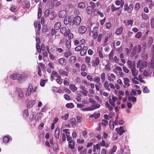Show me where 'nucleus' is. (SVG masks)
I'll return each instance as SVG.
<instances>
[{
    "instance_id": "obj_45",
    "label": "nucleus",
    "mask_w": 154,
    "mask_h": 154,
    "mask_svg": "<svg viewBox=\"0 0 154 154\" xmlns=\"http://www.w3.org/2000/svg\"><path fill=\"white\" fill-rule=\"evenodd\" d=\"M71 20L69 19H68L67 17L66 18L65 17L64 19V23L65 24L67 25L69 23L70 24V22Z\"/></svg>"
},
{
    "instance_id": "obj_13",
    "label": "nucleus",
    "mask_w": 154,
    "mask_h": 154,
    "mask_svg": "<svg viewBox=\"0 0 154 154\" xmlns=\"http://www.w3.org/2000/svg\"><path fill=\"white\" fill-rule=\"evenodd\" d=\"M88 49V47L87 46H84L80 51V54L81 56H84L87 53Z\"/></svg>"
},
{
    "instance_id": "obj_26",
    "label": "nucleus",
    "mask_w": 154,
    "mask_h": 154,
    "mask_svg": "<svg viewBox=\"0 0 154 154\" xmlns=\"http://www.w3.org/2000/svg\"><path fill=\"white\" fill-rule=\"evenodd\" d=\"M76 60V57L75 56H72L69 59V61L70 63H73L75 62Z\"/></svg>"
},
{
    "instance_id": "obj_49",
    "label": "nucleus",
    "mask_w": 154,
    "mask_h": 154,
    "mask_svg": "<svg viewBox=\"0 0 154 154\" xmlns=\"http://www.w3.org/2000/svg\"><path fill=\"white\" fill-rule=\"evenodd\" d=\"M102 121V122L101 123V126H104L106 125V124L108 123V122L106 120L103 119Z\"/></svg>"
},
{
    "instance_id": "obj_36",
    "label": "nucleus",
    "mask_w": 154,
    "mask_h": 154,
    "mask_svg": "<svg viewBox=\"0 0 154 154\" xmlns=\"http://www.w3.org/2000/svg\"><path fill=\"white\" fill-rule=\"evenodd\" d=\"M92 8L91 6H88L87 8V12L88 14H90L92 12Z\"/></svg>"
},
{
    "instance_id": "obj_52",
    "label": "nucleus",
    "mask_w": 154,
    "mask_h": 154,
    "mask_svg": "<svg viewBox=\"0 0 154 154\" xmlns=\"http://www.w3.org/2000/svg\"><path fill=\"white\" fill-rule=\"evenodd\" d=\"M142 18L145 20H146L148 19V17L147 14L145 13L143 14L142 15Z\"/></svg>"
},
{
    "instance_id": "obj_21",
    "label": "nucleus",
    "mask_w": 154,
    "mask_h": 154,
    "mask_svg": "<svg viewBox=\"0 0 154 154\" xmlns=\"http://www.w3.org/2000/svg\"><path fill=\"white\" fill-rule=\"evenodd\" d=\"M60 129L59 128H57L56 129L55 131L54 134L55 138L56 139H58L60 136Z\"/></svg>"
},
{
    "instance_id": "obj_31",
    "label": "nucleus",
    "mask_w": 154,
    "mask_h": 154,
    "mask_svg": "<svg viewBox=\"0 0 154 154\" xmlns=\"http://www.w3.org/2000/svg\"><path fill=\"white\" fill-rule=\"evenodd\" d=\"M109 85L108 82L106 81L104 82L103 86L105 89L107 90L108 91H110V89L109 88Z\"/></svg>"
},
{
    "instance_id": "obj_15",
    "label": "nucleus",
    "mask_w": 154,
    "mask_h": 154,
    "mask_svg": "<svg viewBox=\"0 0 154 154\" xmlns=\"http://www.w3.org/2000/svg\"><path fill=\"white\" fill-rule=\"evenodd\" d=\"M66 14L65 10H63L60 11L59 13V16L60 18H63L65 17Z\"/></svg>"
},
{
    "instance_id": "obj_20",
    "label": "nucleus",
    "mask_w": 154,
    "mask_h": 154,
    "mask_svg": "<svg viewBox=\"0 0 154 154\" xmlns=\"http://www.w3.org/2000/svg\"><path fill=\"white\" fill-rule=\"evenodd\" d=\"M100 63V60L98 57L95 58V60L92 62V64L93 66H98Z\"/></svg>"
},
{
    "instance_id": "obj_43",
    "label": "nucleus",
    "mask_w": 154,
    "mask_h": 154,
    "mask_svg": "<svg viewBox=\"0 0 154 154\" xmlns=\"http://www.w3.org/2000/svg\"><path fill=\"white\" fill-rule=\"evenodd\" d=\"M9 138L7 136H5L3 137V142L5 143H7L9 141Z\"/></svg>"
},
{
    "instance_id": "obj_4",
    "label": "nucleus",
    "mask_w": 154,
    "mask_h": 154,
    "mask_svg": "<svg viewBox=\"0 0 154 154\" xmlns=\"http://www.w3.org/2000/svg\"><path fill=\"white\" fill-rule=\"evenodd\" d=\"M22 75L19 74H14L11 75V78L13 80H19L20 79L21 81L19 83H21L24 81V80H23L22 79Z\"/></svg>"
},
{
    "instance_id": "obj_27",
    "label": "nucleus",
    "mask_w": 154,
    "mask_h": 154,
    "mask_svg": "<svg viewBox=\"0 0 154 154\" xmlns=\"http://www.w3.org/2000/svg\"><path fill=\"white\" fill-rule=\"evenodd\" d=\"M69 88L73 92H75L77 90V88L74 84H70L69 85Z\"/></svg>"
},
{
    "instance_id": "obj_24",
    "label": "nucleus",
    "mask_w": 154,
    "mask_h": 154,
    "mask_svg": "<svg viewBox=\"0 0 154 154\" xmlns=\"http://www.w3.org/2000/svg\"><path fill=\"white\" fill-rule=\"evenodd\" d=\"M97 52L99 57L102 59L103 57V55L102 54L103 52L102 48H99L97 49Z\"/></svg>"
},
{
    "instance_id": "obj_63",
    "label": "nucleus",
    "mask_w": 154,
    "mask_h": 154,
    "mask_svg": "<svg viewBox=\"0 0 154 154\" xmlns=\"http://www.w3.org/2000/svg\"><path fill=\"white\" fill-rule=\"evenodd\" d=\"M117 149V147L116 146H114L112 148L111 151V154H113L114 152H115Z\"/></svg>"
},
{
    "instance_id": "obj_3",
    "label": "nucleus",
    "mask_w": 154,
    "mask_h": 154,
    "mask_svg": "<svg viewBox=\"0 0 154 154\" xmlns=\"http://www.w3.org/2000/svg\"><path fill=\"white\" fill-rule=\"evenodd\" d=\"M142 50L141 46L140 45H138L134 47L131 54H133L134 56L136 54H139Z\"/></svg>"
},
{
    "instance_id": "obj_16",
    "label": "nucleus",
    "mask_w": 154,
    "mask_h": 154,
    "mask_svg": "<svg viewBox=\"0 0 154 154\" xmlns=\"http://www.w3.org/2000/svg\"><path fill=\"white\" fill-rule=\"evenodd\" d=\"M35 102V100H32L29 101L27 104V108H32Z\"/></svg>"
},
{
    "instance_id": "obj_11",
    "label": "nucleus",
    "mask_w": 154,
    "mask_h": 154,
    "mask_svg": "<svg viewBox=\"0 0 154 154\" xmlns=\"http://www.w3.org/2000/svg\"><path fill=\"white\" fill-rule=\"evenodd\" d=\"M33 91V87L31 84H29V86L26 93V97L29 96Z\"/></svg>"
},
{
    "instance_id": "obj_17",
    "label": "nucleus",
    "mask_w": 154,
    "mask_h": 154,
    "mask_svg": "<svg viewBox=\"0 0 154 154\" xmlns=\"http://www.w3.org/2000/svg\"><path fill=\"white\" fill-rule=\"evenodd\" d=\"M100 106V104L96 103L94 104L91 105L90 107L91 111H93L96 109L99 108Z\"/></svg>"
},
{
    "instance_id": "obj_59",
    "label": "nucleus",
    "mask_w": 154,
    "mask_h": 154,
    "mask_svg": "<svg viewBox=\"0 0 154 154\" xmlns=\"http://www.w3.org/2000/svg\"><path fill=\"white\" fill-rule=\"evenodd\" d=\"M143 92L144 93H147L149 92V90L148 89L147 87H145L143 89Z\"/></svg>"
},
{
    "instance_id": "obj_56",
    "label": "nucleus",
    "mask_w": 154,
    "mask_h": 154,
    "mask_svg": "<svg viewBox=\"0 0 154 154\" xmlns=\"http://www.w3.org/2000/svg\"><path fill=\"white\" fill-rule=\"evenodd\" d=\"M47 109V105H45V106L42 107L41 109V112H44L46 111Z\"/></svg>"
},
{
    "instance_id": "obj_53",
    "label": "nucleus",
    "mask_w": 154,
    "mask_h": 154,
    "mask_svg": "<svg viewBox=\"0 0 154 154\" xmlns=\"http://www.w3.org/2000/svg\"><path fill=\"white\" fill-rule=\"evenodd\" d=\"M109 102L111 105L113 106H114L115 105V102L112 100V99L110 98L109 100Z\"/></svg>"
},
{
    "instance_id": "obj_8",
    "label": "nucleus",
    "mask_w": 154,
    "mask_h": 154,
    "mask_svg": "<svg viewBox=\"0 0 154 154\" xmlns=\"http://www.w3.org/2000/svg\"><path fill=\"white\" fill-rule=\"evenodd\" d=\"M60 32L64 35L65 36H67L68 33H69L70 30L69 29H67L65 27H62L60 29Z\"/></svg>"
},
{
    "instance_id": "obj_64",
    "label": "nucleus",
    "mask_w": 154,
    "mask_h": 154,
    "mask_svg": "<svg viewBox=\"0 0 154 154\" xmlns=\"http://www.w3.org/2000/svg\"><path fill=\"white\" fill-rule=\"evenodd\" d=\"M57 48L55 46H54L51 47L50 48L51 51L52 52H53L54 51H56Z\"/></svg>"
},
{
    "instance_id": "obj_34",
    "label": "nucleus",
    "mask_w": 154,
    "mask_h": 154,
    "mask_svg": "<svg viewBox=\"0 0 154 154\" xmlns=\"http://www.w3.org/2000/svg\"><path fill=\"white\" fill-rule=\"evenodd\" d=\"M131 71L133 76H135V75H138V71L136 69V68L135 69H131Z\"/></svg>"
},
{
    "instance_id": "obj_41",
    "label": "nucleus",
    "mask_w": 154,
    "mask_h": 154,
    "mask_svg": "<svg viewBox=\"0 0 154 154\" xmlns=\"http://www.w3.org/2000/svg\"><path fill=\"white\" fill-rule=\"evenodd\" d=\"M71 122L73 127L75 128L76 126V121L75 119H72L71 121Z\"/></svg>"
},
{
    "instance_id": "obj_5",
    "label": "nucleus",
    "mask_w": 154,
    "mask_h": 154,
    "mask_svg": "<svg viewBox=\"0 0 154 154\" xmlns=\"http://www.w3.org/2000/svg\"><path fill=\"white\" fill-rule=\"evenodd\" d=\"M134 8V5L132 4H131L129 6H128L127 3H126L124 5V10L127 11L128 13H131L133 10Z\"/></svg>"
},
{
    "instance_id": "obj_48",
    "label": "nucleus",
    "mask_w": 154,
    "mask_h": 154,
    "mask_svg": "<svg viewBox=\"0 0 154 154\" xmlns=\"http://www.w3.org/2000/svg\"><path fill=\"white\" fill-rule=\"evenodd\" d=\"M119 8L116 7L114 5H112L111 7V11L112 12H114L115 11H117L119 9Z\"/></svg>"
},
{
    "instance_id": "obj_12",
    "label": "nucleus",
    "mask_w": 154,
    "mask_h": 154,
    "mask_svg": "<svg viewBox=\"0 0 154 154\" xmlns=\"http://www.w3.org/2000/svg\"><path fill=\"white\" fill-rule=\"evenodd\" d=\"M87 30V27L84 26L79 27L78 29V32L80 34H83L85 33Z\"/></svg>"
},
{
    "instance_id": "obj_61",
    "label": "nucleus",
    "mask_w": 154,
    "mask_h": 154,
    "mask_svg": "<svg viewBox=\"0 0 154 154\" xmlns=\"http://www.w3.org/2000/svg\"><path fill=\"white\" fill-rule=\"evenodd\" d=\"M50 11L49 10H47L45 11V17H47L49 14Z\"/></svg>"
},
{
    "instance_id": "obj_47",
    "label": "nucleus",
    "mask_w": 154,
    "mask_h": 154,
    "mask_svg": "<svg viewBox=\"0 0 154 154\" xmlns=\"http://www.w3.org/2000/svg\"><path fill=\"white\" fill-rule=\"evenodd\" d=\"M142 36V33L141 32H138L135 35V37L137 38H140Z\"/></svg>"
},
{
    "instance_id": "obj_44",
    "label": "nucleus",
    "mask_w": 154,
    "mask_h": 154,
    "mask_svg": "<svg viewBox=\"0 0 154 154\" xmlns=\"http://www.w3.org/2000/svg\"><path fill=\"white\" fill-rule=\"evenodd\" d=\"M153 37L152 36H150L148 38V43L150 45H152L153 42Z\"/></svg>"
},
{
    "instance_id": "obj_37",
    "label": "nucleus",
    "mask_w": 154,
    "mask_h": 154,
    "mask_svg": "<svg viewBox=\"0 0 154 154\" xmlns=\"http://www.w3.org/2000/svg\"><path fill=\"white\" fill-rule=\"evenodd\" d=\"M23 116L25 119L27 118L28 116V109H25L23 112Z\"/></svg>"
},
{
    "instance_id": "obj_51",
    "label": "nucleus",
    "mask_w": 154,
    "mask_h": 154,
    "mask_svg": "<svg viewBox=\"0 0 154 154\" xmlns=\"http://www.w3.org/2000/svg\"><path fill=\"white\" fill-rule=\"evenodd\" d=\"M82 47L81 46H78L76 47L75 49V50L77 52H78L81 50L82 49Z\"/></svg>"
},
{
    "instance_id": "obj_2",
    "label": "nucleus",
    "mask_w": 154,
    "mask_h": 154,
    "mask_svg": "<svg viewBox=\"0 0 154 154\" xmlns=\"http://www.w3.org/2000/svg\"><path fill=\"white\" fill-rule=\"evenodd\" d=\"M147 65V63L146 61L140 60L137 64V67L139 68L140 70L141 71V70L146 67Z\"/></svg>"
},
{
    "instance_id": "obj_50",
    "label": "nucleus",
    "mask_w": 154,
    "mask_h": 154,
    "mask_svg": "<svg viewBox=\"0 0 154 154\" xmlns=\"http://www.w3.org/2000/svg\"><path fill=\"white\" fill-rule=\"evenodd\" d=\"M151 52L152 55H154V44L151 45Z\"/></svg>"
},
{
    "instance_id": "obj_38",
    "label": "nucleus",
    "mask_w": 154,
    "mask_h": 154,
    "mask_svg": "<svg viewBox=\"0 0 154 154\" xmlns=\"http://www.w3.org/2000/svg\"><path fill=\"white\" fill-rule=\"evenodd\" d=\"M94 81L96 83H99V84H100V78L99 77H95L93 79Z\"/></svg>"
},
{
    "instance_id": "obj_9",
    "label": "nucleus",
    "mask_w": 154,
    "mask_h": 154,
    "mask_svg": "<svg viewBox=\"0 0 154 154\" xmlns=\"http://www.w3.org/2000/svg\"><path fill=\"white\" fill-rule=\"evenodd\" d=\"M15 92L17 94L18 98L21 99L23 97V94L21 89L19 88H17Z\"/></svg>"
},
{
    "instance_id": "obj_23",
    "label": "nucleus",
    "mask_w": 154,
    "mask_h": 154,
    "mask_svg": "<svg viewBox=\"0 0 154 154\" xmlns=\"http://www.w3.org/2000/svg\"><path fill=\"white\" fill-rule=\"evenodd\" d=\"M61 27V23L60 22L56 23L54 25V28L56 30H58Z\"/></svg>"
},
{
    "instance_id": "obj_19",
    "label": "nucleus",
    "mask_w": 154,
    "mask_h": 154,
    "mask_svg": "<svg viewBox=\"0 0 154 154\" xmlns=\"http://www.w3.org/2000/svg\"><path fill=\"white\" fill-rule=\"evenodd\" d=\"M58 62L62 66H65L66 62V60L63 58H60L58 60Z\"/></svg>"
},
{
    "instance_id": "obj_62",
    "label": "nucleus",
    "mask_w": 154,
    "mask_h": 154,
    "mask_svg": "<svg viewBox=\"0 0 154 154\" xmlns=\"http://www.w3.org/2000/svg\"><path fill=\"white\" fill-rule=\"evenodd\" d=\"M86 70V66L85 65L83 64H82L81 66V70L82 72H85Z\"/></svg>"
},
{
    "instance_id": "obj_54",
    "label": "nucleus",
    "mask_w": 154,
    "mask_h": 154,
    "mask_svg": "<svg viewBox=\"0 0 154 154\" xmlns=\"http://www.w3.org/2000/svg\"><path fill=\"white\" fill-rule=\"evenodd\" d=\"M103 36V35L101 33L99 34V35L98 36L97 39V41L98 42H100L101 41L102 38Z\"/></svg>"
},
{
    "instance_id": "obj_7",
    "label": "nucleus",
    "mask_w": 154,
    "mask_h": 154,
    "mask_svg": "<svg viewBox=\"0 0 154 154\" xmlns=\"http://www.w3.org/2000/svg\"><path fill=\"white\" fill-rule=\"evenodd\" d=\"M127 63L131 70L133 69H135L136 68V64L135 62L132 61L131 60H128L127 62Z\"/></svg>"
},
{
    "instance_id": "obj_55",
    "label": "nucleus",
    "mask_w": 154,
    "mask_h": 154,
    "mask_svg": "<svg viewBox=\"0 0 154 154\" xmlns=\"http://www.w3.org/2000/svg\"><path fill=\"white\" fill-rule=\"evenodd\" d=\"M61 139L63 141H65L66 140V135L65 133H63L62 134Z\"/></svg>"
},
{
    "instance_id": "obj_10",
    "label": "nucleus",
    "mask_w": 154,
    "mask_h": 154,
    "mask_svg": "<svg viewBox=\"0 0 154 154\" xmlns=\"http://www.w3.org/2000/svg\"><path fill=\"white\" fill-rule=\"evenodd\" d=\"M79 88L80 89L82 90L79 92L81 93L83 96H86L87 95L88 92L86 89L85 87L82 85H81L79 86Z\"/></svg>"
},
{
    "instance_id": "obj_33",
    "label": "nucleus",
    "mask_w": 154,
    "mask_h": 154,
    "mask_svg": "<svg viewBox=\"0 0 154 154\" xmlns=\"http://www.w3.org/2000/svg\"><path fill=\"white\" fill-rule=\"evenodd\" d=\"M78 7L80 8L83 9L85 7L86 5L84 2H81L79 3Z\"/></svg>"
},
{
    "instance_id": "obj_42",
    "label": "nucleus",
    "mask_w": 154,
    "mask_h": 154,
    "mask_svg": "<svg viewBox=\"0 0 154 154\" xmlns=\"http://www.w3.org/2000/svg\"><path fill=\"white\" fill-rule=\"evenodd\" d=\"M48 81L47 79L45 80H41V82H40V85L42 87L45 86V83L46 82Z\"/></svg>"
},
{
    "instance_id": "obj_30",
    "label": "nucleus",
    "mask_w": 154,
    "mask_h": 154,
    "mask_svg": "<svg viewBox=\"0 0 154 154\" xmlns=\"http://www.w3.org/2000/svg\"><path fill=\"white\" fill-rule=\"evenodd\" d=\"M66 46L68 49H69L71 48V40L70 39H68L66 41Z\"/></svg>"
},
{
    "instance_id": "obj_25",
    "label": "nucleus",
    "mask_w": 154,
    "mask_h": 154,
    "mask_svg": "<svg viewBox=\"0 0 154 154\" xmlns=\"http://www.w3.org/2000/svg\"><path fill=\"white\" fill-rule=\"evenodd\" d=\"M130 80L128 78H125L124 79V83L125 85L127 87H129L130 86L129 83Z\"/></svg>"
},
{
    "instance_id": "obj_40",
    "label": "nucleus",
    "mask_w": 154,
    "mask_h": 154,
    "mask_svg": "<svg viewBox=\"0 0 154 154\" xmlns=\"http://www.w3.org/2000/svg\"><path fill=\"white\" fill-rule=\"evenodd\" d=\"M57 78L56 79V82L60 84L62 83L63 80L61 79L60 76H58L57 77Z\"/></svg>"
},
{
    "instance_id": "obj_14",
    "label": "nucleus",
    "mask_w": 154,
    "mask_h": 154,
    "mask_svg": "<svg viewBox=\"0 0 154 154\" xmlns=\"http://www.w3.org/2000/svg\"><path fill=\"white\" fill-rule=\"evenodd\" d=\"M116 130L118 134L119 135H121L123 133L125 132V130L123 129V128L122 127H120L119 128H116Z\"/></svg>"
},
{
    "instance_id": "obj_29",
    "label": "nucleus",
    "mask_w": 154,
    "mask_h": 154,
    "mask_svg": "<svg viewBox=\"0 0 154 154\" xmlns=\"http://www.w3.org/2000/svg\"><path fill=\"white\" fill-rule=\"evenodd\" d=\"M72 54L71 51L68 49V51L65 53L64 55L65 57L68 58L71 56Z\"/></svg>"
},
{
    "instance_id": "obj_39",
    "label": "nucleus",
    "mask_w": 154,
    "mask_h": 154,
    "mask_svg": "<svg viewBox=\"0 0 154 154\" xmlns=\"http://www.w3.org/2000/svg\"><path fill=\"white\" fill-rule=\"evenodd\" d=\"M106 74L104 73H102L100 75V77L101 80V82H104L105 80Z\"/></svg>"
},
{
    "instance_id": "obj_60",
    "label": "nucleus",
    "mask_w": 154,
    "mask_h": 154,
    "mask_svg": "<svg viewBox=\"0 0 154 154\" xmlns=\"http://www.w3.org/2000/svg\"><path fill=\"white\" fill-rule=\"evenodd\" d=\"M48 53L49 54V57L50 59L51 60H53L55 58L54 56L52 54H51L50 52H48Z\"/></svg>"
},
{
    "instance_id": "obj_28",
    "label": "nucleus",
    "mask_w": 154,
    "mask_h": 154,
    "mask_svg": "<svg viewBox=\"0 0 154 154\" xmlns=\"http://www.w3.org/2000/svg\"><path fill=\"white\" fill-rule=\"evenodd\" d=\"M69 147L71 149H73L74 148L75 146V142L73 141V140H71L69 142Z\"/></svg>"
},
{
    "instance_id": "obj_58",
    "label": "nucleus",
    "mask_w": 154,
    "mask_h": 154,
    "mask_svg": "<svg viewBox=\"0 0 154 154\" xmlns=\"http://www.w3.org/2000/svg\"><path fill=\"white\" fill-rule=\"evenodd\" d=\"M151 27L152 28H154V18H152L150 21Z\"/></svg>"
},
{
    "instance_id": "obj_46",
    "label": "nucleus",
    "mask_w": 154,
    "mask_h": 154,
    "mask_svg": "<svg viewBox=\"0 0 154 154\" xmlns=\"http://www.w3.org/2000/svg\"><path fill=\"white\" fill-rule=\"evenodd\" d=\"M105 27L107 29H110L112 27L111 23L109 22L105 24Z\"/></svg>"
},
{
    "instance_id": "obj_6",
    "label": "nucleus",
    "mask_w": 154,
    "mask_h": 154,
    "mask_svg": "<svg viewBox=\"0 0 154 154\" xmlns=\"http://www.w3.org/2000/svg\"><path fill=\"white\" fill-rule=\"evenodd\" d=\"M98 28L97 27H95L94 28L93 30L91 31L92 33V37L94 39H96L98 36Z\"/></svg>"
},
{
    "instance_id": "obj_32",
    "label": "nucleus",
    "mask_w": 154,
    "mask_h": 154,
    "mask_svg": "<svg viewBox=\"0 0 154 154\" xmlns=\"http://www.w3.org/2000/svg\"><path fill=\"white\" fill-rule=\"evenodd\" d=\"M65 106L67 108L69 109H72L74 107V105L72 103H67L66 104Z\"/></svg>"
},
{
    "instance_id": "obj_1",
    "label": "nucleus",
    "mask_w": 154,
    "mask_h": 154,
    "mask_svg": "<svg viewBox=\"0 0 154 154\" xmlns=\"http://www.w3.org/2000/svg\"><path fill=\"white\" fill-rule=\"evenodd\" d=\"M81 21V18L79 16H77L73 19H71L70 22V26H77L79 25Z\"/></svg>"
},
{
    "instance_id": "obj_57",
    "label": "nucleus",
    "mask_w": 154,
    "mask_h": 154,
    "mask_svg": "<svg viewBox=\"0 0 154 154\" xmlns=\"http://www.w3.org/2000/svg\"><path fill=\"white\" fill-rule=\"evenodd\" d=\"M69 114L68 113L66 114L64 116H62V118L64 120H66L68 118Z\"/></svg>"
},
{
    "instance_id": "obj_35",
    "label": "nucleus",
    "mask_w": 154,
    "mask_h": 154,
    "mask_svg": "<svg viewBox=\"0 0 154 154\" xmlns=\"http://www.w3.org/2000/svg\"><path fill=\"white\" fill-rule=\"evenodd\" d=\"M91 58L90 57H86L85 58V62L87 64V65L90 66L91 65L90 63Z\"/></svg>"
},
{
    "instance_id": "obj_22",
    "label": "nucleus",
    "mask_w": 154,
    "mask_h": 154,
    "mask_svg": "<svg viewBox=\"0 0 154 154\" xmlns=\"http://www.w3.org/2000/svg\"><path fill=\"white\" fill-rule=\"evenodd\" d=\"M123 29V27L121 26L116 29L115 33L117 35H121Z\"/></svg>"
},
{
    "instance_id": "obj_18",
    "label": "nucleus",
    "mask_w": 154,
    "mask_h": 154,
    "mask_svg": "<svg viewBox=\"0 0 154 154\" xmlns=\"http://www.w3.org/2000/svg\"><path fill=\"white\" fill-rule=\"evenodd\" d=\"M59 72L61 75H62L68 76L69 75L68 73L67 72L64 70L63 69H60L59 70Z\"/></svg>"
}]
</instances>
